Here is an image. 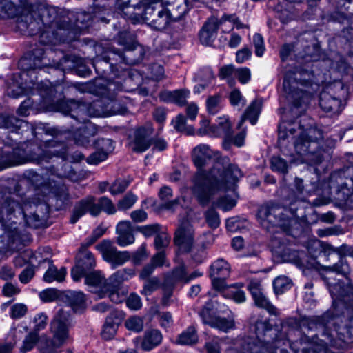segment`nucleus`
I'll return each instance as SVG.
<instances>
[{
	"label": "nucleus",
	"instance_id": "nucleus-1",
	"mask_svg": "<svg viewBox=\"0 0 353 353\" xmlns=\"http://www.w3.org/2000/svg\"><path fill=\"white\" fill-rule=\"evenodd\" d=\"M213 151L205 144H200L193 150V161L199 171L193 179L192 191L202 205L208 204L221 191L229 190L234 194L235 184L242 176L236 165L225 167L220 162H216L208 172L202 170L211 161Z\"/></svg>",
	"mask_w": 353,
	"mask_h": 353
},
{
	"label": "nucleus",
	"instance_id": "nucleus-2",
	"mask_svg": "<svg viewBox=\"0 0 353 353\" xmlns=\"http://www.w3.org/2000/svg\"><path fill=\"white\" fill-rule=\"evenodd\" d=\"M294 140V149L298 156L294 161L295 162L307 163L309 164H319L322 161V154L320 151L314 152L309 151L310 148H316V141L322 139L321 130L310 128L303 130L297 121H283L279 127V141L280 143L290 137Z\"/></svg>",
	"mask_w": 353,
	"mask_h": 353
},
{
	"label": "nucleus",
	"instance_id": "nucleus-3",
	"mask_svg": "<svg viewBox=\"0 0 353 353\" xmlns=\"http://www.w3.org/2000/svg\"><path fill=\"white\" fill-rule=\"evenodd\" d=\"M42 4L37 0H0V17L17 18L21 30L39 31L43 25Z\"/></svg>",
	"mask_w": 353,
	"mask_h": 353
},
{
	"label": "nucleus",
	"instance_id": "nucleus-4",
	"mask_svg": "<svg viewBox=\"0 0 353 353\" xmlns=\"http://www.w3.org/2000/svg\"><path fill=\"white\" fill-rule=\"evenodd\" d=\"M43 49H34L28 59H21V65L28 64L30 68L21 72L19 77H14L13 83H9L7 94L12 98H18L24 95L28 90H40L43 88L42 80L39 82L38 70L43 68Z\"/></svg>",
	"mask_w": 353,
	"mask_h": 353
},
{
	"label": "nucleus",
	"instance_id": "nucleus-5",
	"mask_svg": "<svg viewBox=\"0 0 353 353\" xmlns=\"http://www.w3.org/2000/svg\"><path fill=\"white\" fill-rule=\"evenodd\" d=\"M17 139L7 137L5 148L0 150V170L8 166H16L34 161L39 162L44 157L41 143L34 142L16 143Z\"/></svg>",
	"mask_w": 353,
	"mask_h": 353
},
{
	"label": "nucleus",
	"instance_id": "nucleus-6",
	"mask_svg": "<svg viewBox=\"0 0 353 353\" xmlns=\"http://www.w3.org/2000/svg\"><path fill=\"white\" fill-rule=\"evenodd\" d=\"M309 68L307 65L295 72L292 90L289 81L283 82V89L288 94V99L292 101L297 107L307 104L313 93L319 88V81L315 77L314 71Z\"/></svg>",
	"mask_w": 353,
	"mask_h": 353
},
{
	"label": "nucleus",
	"instance_id": "nucleus-7",
	"mask_svg": "<svg viewBox=\"0 0 353 353\" xmlns=\"http://www.w3.org/2000/svg\"><path fill=\"white\" fill-rule=\"evenodd\" d=\"M27 206L26 203L21 205L10 196L3 197L0 201V220L7 221L8 227L12 226L13 223H17V219L20 217L28 226L37 228L41 223V220L39 216L34 213H30V215L28 216L26 213Z\"/></svg>",
	"mask_w": 353,
	"mask_h": 353
},
{
	"label": "nucleus",
	"instance_id": "nucleus-8",
	"mask_svg": "<svg viewBox=\"0 0 353 353\" xmlns=\"http://www.w3.org/2000/svg\"><path fill=\"white\" fill-rule=\"evenodd\" d=\"M71 317L68 307L59 309L51 323L52 339L46 343V353H57L58 350L70 339L68 330Z\"/></svg>",
	"mask_w": 353,
	"mask_h": 353
},
{
	"label": "nucleus",
	"instance_id": "nucleus-9",
	"mask_svg": "<svg viewBox=\"0 0 353 353\" xmlns=\"http://www.w3.org/2000/svg\"><path fill=\"white\" fill-rule=\"evenodd\" d=\"M101 210L108 214H113L116 212L114 204L108 198L101 197L98 203H96L95 199L93 196H88L76 204L70 222L75 223L86 212H89L94 216H98Z\"/></svg>",
	"mask_w": 353,
	"mask_h": 353
},
{
	"label": "nucleus",
	"instance_id": "nucleus-10",
	"mask_svg": "<svg viewBox=\"0 0 353 353\" xmlns=\"http://www.w3.org/2000/svg\"><path fill=\"white\" fill-rule=\"evenodd\" d=\"M346 90L341 81H335L326 86L321 93L319 104L326 112L332 114L339 113L343 109L341 100L346 94Z\"/></svg>",
	"mask_w": 353,
	"mask_h": 353
},
{
	"label": "nucleus",
	"instance_id": "nucleus-11",
	"mask_svg": "<svg viewBox=\"0 0 353 353\" xmlns=\"http://www.w3.org/2000/svg\"><path fill=\"white\" fill-rule=\"evenodd\" d=\"M97 250L102 254L103 259L110 263L112 268L123 265L131 259L128 251H119L113 243L109 240H103L96 245Z\"/></svg>",
	"mask_w": 353,
	"mask_h": 353
},
{
	"label": "nucleus",
	"instance_id": "nucleus-12",
	"mask_svg": "<svg viewBox=\"0 0 353 353\" xmlns=\"http://www.w3.org/2000/svg\"><path fill=\"white\" fill-rule=\"evenodd\" d=\"M96 265L93 254L89 251H84L78 254L77 264L71 270V276L74 281H79L84 275L93 269Z\"/></svg>",
	"mask_w": 353,
	"mask_h": 353
},
{
	"label": "nucleus",
	"instance_id": "nucleus-13",
	"mask_svg": "<svg viewBox=\"0 0 353 353\" xmlns=\"http://www.w3.org/2000/svg\"><path fill=\"white\" fill-rule=\"evenodd\" d=\"M248 290L257 307L266 310L270 314H277L276 307L270 303L259 280H251L248 285Z\"/></svg>",
	"mask_w": 353,
	"mask_h": 353
},
{
	"label": "nucleus",
	"instance_id": "nucleus-14",
	"mask_svg": "<svg viewBox=\"0 0 353 353\" xmlns=\"http://www.w3.org/2000/svg\"><path fill=\"white\" fill-rule=\"evenodd\" d=\"M83 276L88 290L92 293L96 294L99 298H103V293L108 285V279L105 278L104 275L100 271H94L88 273Z\"/></svg>",
	"mask_w": 353,
	"mask_h": 353
},
{
	"label": "nucleus",
	"instance_id": "nucleus-15",
	"mask_svg": "<svg viewBox=\"0 0 353 353\" xmlns=\"http://www.w3.org/2000/svg\"><path fill=\"white\" fill-rule=\"evenodd\" d=\"M33 331L28 334L23 340L20 348L21 353L30 351L37 344L39 340L38 332L44 328V316L42 313L37 314L34 319Z\"/></svg>",
	"mask_w": 353,
	"mask_h": 353
},
{
	"label": "nucleus",
	"instance_id": "nucleus-16",
	"mask_svg": "<svg viewBox=\"0 0 353 353\" xmlns=\"http://www.w3.org/2000/svg\"><path fill=\"white\" fill-rule=\"evenodd\" d=\"M281 209L275 207L261 206L257 213V219L261 225L269 230L271 226L279 224L278 214Z\"/></svg>",
	"mask_w": 353,
	"mask_h": 353
},
{
	"label": "nucleus",
	"instance_id": "nucleus-17",
	"mask_svg": "<svg viewBox=\"0 0 353 353\" xmlns=\"http://www.w3.org/2000/svg\"><path fill=\"white\" fill-rule=\"evenodd\" d=\"M0 128L8 129L17 134L30 129L28 123L24 120L6 114H0Z\"/></svg>",
	"mask_w": 353,
	"mask_h": 353
},
{
	"label": "nucleus",
	"instance_id": "nucleus-18",
	"mask_svg": "<svg viewBox=\"0 0 353 353\" xmlns=\"http://www.w3.org/2000/svg\"><path fill=\"white\" fill-rule=\"evenodd\" d=\"M193 229L188 223L181 225L175 232V244L184 251H188L193 243Z\"/></svg>",
	"mask_w": 353,
	"mask_h": 353
},
{
	"label": "nucleus",
	"instance_id": "nucleus-19",
	"mask_svg": "<svg viewBox=\"0 0 353 353\" xmlns=\"http://www.w3.org/2000/svg\"><path fill=\"white\" fill-rule=\"evenodd\" d=\"M221 23L216 18H211L205 23L199 34L200 41L203 45L212 44L216 38L217 30Z\"/></svg>",
	"mask_w": 353,
	"mask_h": 353
},
{
	"label": "nucleus",
	"instance_id": "nucleus-20",
	"mask_svg": "<svg viewBox=\"0 0 353 353\" xmlns=\"http://www.w3.org/2000/svg\"><path fill=\"white\" fill-rule=\"evenodd\" d=\"M201 316L204 323L210 325L212 327L218 329L220 331L228 332L233 329L234 323L233 320L222 318H215L210 315L208 308H203L201 312Z\"/></svg>",
	"mask_w": 353,
	"mask_h": 353
},
{
	"label": "nucleus",
	"instance_id": "nucleus-21",
	"mask_svg": "<svg viewBox=\"0 0 353 353\" xmlns=\"http://www.w3.org/2000/svg\"><path fill=\"white\" fill-rule=\"evenodd\" d=\"M117 243L121 247H125L134 242L132 224L129 221H120L117 225Z\"/></svg>",
	"mask_w": 353,
	"mask_h": 353
},
{
	"label": "nucleus",
	"instance_id": "nucleus-22",
	"mask_svg": "<svg viewBox=\"0 0 353 353\" xmlns=\"http://www.w3.org/2000/svg\"><path fill=\"white\" fill-rule=\"evenodd\" d=\"M150 134V129L139 128L135 132L134 139L130 143L132 150L136 152H145L150 145V141L148 139Z\"/></svg>",
	"mask_w": 353,
	"mask_h": 353
},
{
	"label": "nucleus",
	"instance_id": "nucleus-23",
	"mask_svg": "<svg viewBox=\"0 0 353 353\" xmlns=\"http://www.w3.org/2000/svg\"><path fill=\"white\" fill-rule=\"evenodd\" d=\"M163 336L161 332L156 329L146 330L142 339L136 338L134 343L141 340V347L145 351H150L158 346L162 341Z\"/></svg>",
	"mask_w": 353,
	"mask_h": 353
},
{
	"label": "nucleus",
	"instance_id": "nucleus-24",
	"mask_svg": "<svg viewBox=\"0 0 353 353\" xmlns=\"http://www.w3.org/2000/svg\"><path fill=\"white\" fill-rule=\"evenodd\" d=\"M97 129L94 124L88 122L81 126L74 134V139L77 144L87 146L90 143V138L94 137Z\"/></svg>",
	"mask_w": 353,
	"mask_h": 353
},
{
	"label": "nucleus",
	"instance_id": "nucleus-25",
	"mask_svg": "<svg viewBox=\"0 0 353 353\" xmlns=\"http://www.w3.org/2000/svg\"><path fill=\"white\" fill-rule=\"evenodd\" d=\"M262 107V101L260 99H256L252 101L246 109L245 113L242 116L239 124L238 128L241 129L245 121L248 119L252 125L256 124L259 116L261 113Z\"/></svg>",
	"mask_w": 353,
	"mask_h": 353
},
{
	"label": "nucleus",
	"instance_id": "nucleus-26",
	"mask_svg": "<svg viewBox=\"0 0 353 353\" xmlns=\"http://www.w3.org/2000/svg\"><path fill=\"white\" fill-rule=\"evenodd\" d=\"M64 297L65 301L76 312L82 311L85 307V294L81 292H67Z\"/></svg>",
	"mask_w": 353,
	"mask_h": 353
},
{
	"label": "nucleus",
	"instance_id": "nucleus-27",
	"mask_svg": "<svg viewBox=\"0 0 353 353\" xmlns=\"http://www.w3.org/2000/svg\"><path fill=\"white\" fill-rule=\"evenodd\" d=\"M189 95V90H179L173 92H164L161 93L160 97L163 101L174 103L179 105H183L186 103Z\"/></svg>",
	"mask_w": 353,
	"mask_h": 353
},
{
	"label": "nucleus",
	"instance_id": "nucleus-28",
	"mask_svg": "<svg viewBox=\"0 0 353 353\" xmlns=\"http://www.w3.org/2000/svg\"><path fill=\"white\" fill-rule=\"evenodd\" d=\"M47 253L48 251L46 248V263L48 264V269L46 271V282L63 281L66 275L65 269L61 268L60 270H58L55 265L52 264L53 261L47 259Z\"/></svg>",
	"mask_w": 353,
	"mask_h": 353
},
{
	"label": "nucleus",
	"instance_id": "nucleus-29",
	"mask_svg": "<svg viewBox=\"0 0 353 353\" xmlns=\"http://www.w3.org/2000/svg\"><path fill=\"white\" fill-rule=\"evenodd\" d=\"M135 275L132 269H121L113 273L108 279V283L112 288H119L121 284Z\"/></svg>",
	"mask_w": 353,
	"mask_h": 353
},
{
	"label": "nucleus",
	"instance_id": "nucleus-30",
	"mask_svg": "<svg viewBox=\"0 0 353 353\" xmlns=\"http://www.w3.org/2000/svg\"><path fill=\"white\" fill-rule=\"evenodd\" d=\"M230 268L229 264L223 259H218L210 266V277L216 278L228 277L230 275Z\"/></svg>",
	"mask_w": 353,
	"mask_h": 353
},
{
	"label": "nucleus",
	"instance_id": "nucleus-31",
	"mask_svg": "<svg viewBox=\"0 0 353 353\" xmlns=\"http://www.w3.org/2000/svg\"><path fill=\"white\" fill-rule=\"evenodd\" d=\"M127 295V291L125 289L119 288H112L108 285L103 293V298L108 296L109 299L114 303H119L123 302Z\"/></svg>",
	"mask_w": 353,
	"mask_h": 353
},
{
	"label": "nucleus",
	"instance_id": "nucleus-32",
	"mask_svg": "<svg viewBox=\"0 0 353 353\" xmlns=\"http://www.w3.org/2000/svg\"><path fill=\"white\" fill-rule=\"evenodd\" d=\"M215 126V130L219 132V136H224L223 147L226 148L227 139L230 138L231 130V123L228 116L219 117L217 119V123Z\"/></svg>",
	"mask_w": 353,
	"mask_h": 353
},
{
	"label": "nucleus",
	"instance_id": "nucleus-33",
	"mask_svg": "<svg viewBox=\"0 0 353 353\" xmlns=\"http://www.w3.org/2000/svg\"><path fill=\"white\" fill-rule=\"evenodd\" d=\"M172 20H173V19L167 8H163L158 12L157 18L152 19L150 25L153 28L161 30L164 29Z\"/></svg>",
	"mask_w": 353,
	"mask_h": 353
},
{
	"label": "nucleus",
	"instance_id": "nucleus-34",
	"mask_svg": "<svg viewBox=\"0 0 353 353\" xmlns=\"http://www.w3.org/2000/svg\"><path fill=\"white\" fill-rule=\"evenodd\" d=\"M198 337L194 327H189L179 335L176 343L179 345H192L197 342Z\"/></svg>",
	"mask_w": 353,
	"mask_h": 353
},
{
	"label": "nucleus",
	"instance_id": "nucleus-35",
	"mask_svg": "<svg viewBox=\"0 0 353 353\" xmlns=\"http://www.w3.org/2000/svg\"><path fill=\"white\" fill-rule=\"evenodd\" d=\"M173 127L179 132L191 135L194 134V130L192 126L186 125V119L182 114H179L172 122Z\"/></svg>",
	"mask_w": 353,
	"mask_h": 353
},
{
	"label": "nucleus",
	"instance_id": "nucleus-36",
	"mask_svg": "<svg viewBox=\"0 0 353 353\" xmlns=\"http://www.w3.org/2000/svg\"><path fill=\"white\" fill-rule=\"evenodd\" d=\"M223 295L226 298L232 299L236 303H242L246 300L245 292L235 287H230L226 289L223 292Z\"/></svg>",
	"mask_w": 353,
	"mask_h": 353
},
{
	"label": "nucleus",
	"instance_id": "nucleus-37",
	"mask_svg": "<svg viewBox=\"0 0 353 353\" xmlns=\"http://www.w3.org/2000/svg\"><path fill=\"white\" fill-rule=\"evenodd\" d=\"M196 133L199 136L219 137V132L215 130V126L210 125V121L205 118L200 121V128Z\"/></svg>",
	"mask_w": 353,
	"mask_h": 353
},
{
	"label": "nucleus",
	"instance_id": "nucleus-38",
	"mask_svg": "<svg viewBox=\"0 0 353 353\" xmlns=\"http://www.w3.org/2000/svg\"><path fill=\"white\" fill-rule=\"evenodd\" d=\"M229 101L232 106L240 110L245 105L246 100L238 89L232 90L229 94Z\"/></svg>",
	"mask_w": 353,
	"mask_h": 353
},
{
	"label": "nucleus",
	"instance_id": "nucleus-39",
	"mask_svg": "<svg viewBox=\"0 0 353 353\" xmlns=\"http://www.w3.org/2000/svg\"><path fill=\"white\" fill-rule=\"evenodd\" d=\"M290 280L284 276L276 278L273 282L274 290L276 294H282L291 288Z\"/></svg>",
	"mask_w": 353,
	"mask_h": 353
},
{
	"label": "nucleus",
	"instance_id": "nucleus-40",
	"mask_svg": "<svg viewBox=\"0 0 353 353\" xmlns=\"http://www.w3.org/2000/svg\"><path fill=\"white\" fill-rule=\"evenodd\" d=\"M76 109L78 110V113L83 112L84 111V105L74 101H62L59 107V110L65 114L70 112H74Z\"/></svg>",
	"mask_w": 353,
	"mask_h": 353
},
{
	"label": "nucleus",
	"instance_id": "nucleus-41",
	"mask_svg": "<svg viewBox=\"0 0 353 353\" xmlns=\"http://www.w3.org/2000/svg\"><path fill=\"white\" fill-rule=\"evenodd\" d=\"M167 282H171L172 284H174L178 282L187 283L190 282V279H188V272L184 266H180L176 268L172 272V278L170 281L167 280Z\"/></svg>",
	"mask_w": 353,
	"mask_h": 353
},
{
	"label": "nucleus",
	"instance_id": "nucleus-42",
	"mask_svg": "<svg viewBox=\"0 0 353 353\" xmlns=\"http://www.w3.org/2000/svg\"><path fill=\"white\" fill-rule=\"evenodd\" d=\"M184 0H177L176 6L172 8H167L173 20L179 19L187 10V5L184 3Z\"/></svg>",
	"mask_w": 353,
	"mask_h": 353
},
{
	"label": "nucleus",
	"instance_id": "nucleus-43",
	"mask_svg": "<svg viewBox=\"0 0 353 353\" xmlns=\"http://www.w3.org/2000/svg\"><path fill=\"white\" fill-rule=\"evenodd\" d=\"M125 325L128 330L139 332L143 328V319L137 316H132L126 320Z\"/></svg>",
	"mask_w": 353,
	"mask_h": 353
},
{
	"label": "nucleus",
	"instance_id": "nucleus-44",
	"mask_svg": "<svg viewBox=\"0 0 353 353\" xmlns=\"http://www.w3.org/2000/svg\"><path fill=\"white\" fill-rule=\"evenodd\" d=\"M221 100L219 95L211 96L206 100V108L209 114H215L221 110Z\"/></svg>",
	"mask_w": 353,
	"mask_h": 353
},
{
	"label": "nucleus",
	"instance_id": "nucleus-45",
	"mask_svg": "<svg viewBox=\"0 0 353 353\" xmlns=\"http://www.w3.org/2000/svg\"><path fill=\"white\" fill-rule=\"evenodd\" d=\"M117 328L118 321L115 323H111L110 320H105L101 332L102 337L106 340L112 339L115 335Z\"/></svg>",
	"mask_w": 353,
	"mask_h": 353
},
{
	"label": "nucleus",
	"instance_id": "nucleus-46",
	"mask_svg": "<svg viewBox=\"0 0 353 353\" xmlns=\"http://www.w3.org/2000/svg\"><path fill=\"white\" fill-rule=\"evenodd\" d=\"M170 238L163 229L157 234L154 239V246L157 250L164 251V249L169 245Z\"/></svg>",
	"mask_w": 353,
	"mask_h": 353
},
{
	"label": "nucleus",
	"instance_id": "nucleus-47",
	"mask_svg": "<svg viewBox=\"0 0 353 353\" xmlns=\"http://www.w3.org/2000/svg\"><path fill=\"white\" fill-rule=\"evenodd\" d=\"M236 200L232 196H221L214 205L223 211L230 210L236 205Z\"/></svg>",
	"mask_w": 353,
	"mask_h": 353
},
{
	"label": "nucleus",
	"instance_id": "nucleus-48",
	"mask_svg": "<svg viewBox=\"0 0 353 353\" xmlns=\"http://www.w3.org/2000/svg\"><path fill=\"white\" fill-rule=\"evenodd\" d=\"M162 230V226L157 223L146 225L138 228V230L145 237H150L153 235L157 236Z\"/></svg>",
	"mask_w": 353,
	"mask_h": 353
},
{
	"label": "nucleus",
	"instance_id": "nucleus-49",
	"mask_svg": "<svg viewBox=\"0 0 353 353\" xmlns=\"http://www.w3.org/2000/svg\"><path fill=\"white\" fill-rule=\"evenodd\" d=\"M137 201V196L132 193H128L123 199L118 203L119 210H126L132 208Z\"/></svg>",
	"mask_w": 353,
	"mask_h": 353
},
{
	"label": "nucleus",
	"instance_id": "nucleus-50",
	"mask_svg": "<svg viewBox=\"0 0 353 353\" xmlns=\"http://www.w3.org/2000/svg\"><path fill=\"white\" fill-rule=\"evenodd\" d=\"M206 79L203 81L201 80V83L194 86V92L195 93H201L205 88L212 83L214 79V75L210 69H206L205 70Z\"/></svg>",
	"mask_w": 353,
	"mask_h": 353
},
{
	"label": "nucleus",
	"instance_id": "nucleus-51",
	"mask_svg": "<svg viewBox=\"0 0 353 353\" xmlns=\"http://www.w3.org/2000/svg\"><path fill=\"white\" fill-rule=\"evenodd\" d=\"M205 219L208 225L212 228H216L220 225L219 216L213 209H210L206 212Z\"/></svg>",
	"mask_w": 353,
	"mask_h": 353
},
{
	"label": "nucleus",
	"instance_id": "nucleus-52",
	"mask_svg": "<svg viewBox=\"0 0 353 353\" xmlns=\"http://www.w3.org/2000/svg\"><path fill=\"white\" fill-rule=\"evenodd\" d=\"M95 144L97 150L105 152L107 155L114 150L113 143L112 140L109 139L98 140Z\"/></svg>",
	"mask_w": 353,
	"mask_h": 353
},
{
	"label": "nucleus",
	"instance_id": "nucleus-53",
	"mask_svg": "<svg viewBox=\"0 0 353 353\" xmlns=\"http://www.w3.org/2000/svg\"><path fill=\"white\" fill-rule=\"evenodd\" d=\"M27 306L23 303H16L10 307V315L12 319H20L27 312Z\"/></svg>",
	"mask_w": 353,
	"mask_h": 353
},
{
	"label": "nucleus",
	"instance_id": "nucleus-54",
	"mask_svg": "<svg viewBox=\"0 0 353 353\" xmlns=\"http://www.w3.org/2000/svg\"><path fill=\"white\" fill-rule=\"evenodd\" d=\"M272 169L281 173H285L288 170V165L285 161L281 157H274L271 159Z\"/></svg>",
	"mask_w": 353,
	"mask_h": 353
},
{
	"label": "nucleus",
	"instance_id": "nucleus-55",
	"mask_svg": "<svg viewBox=\"0 0 353 353\" xmlns=\"http://www.w3.org/2000/svg\"><path fill=\"white\" fill-rule=\"evenodd\" d=\"M235 76L241 84H246L251 79V72L246 67L240 68L235 70Z\"/></svg>",
	"mask_w": 353,
	"mask_h": 353
},
{
	"label": "nucleus",
	"instance_id": "nucleus-56",
	"mask_svg": "<svg viewBox=\"0 0 353 353\" xmlns=\"http://www.w3.org/2000/svg\"><path fill=\"white\" fill-rule=\"evenodd\" d=\"M253 44L255 48V54L257 57H262L265 52L264 41L262 36L255 34L253 37Z\"/></svg>",
	"mask_w": 353,
	"mask_h": 353
},
{
	"label": "nucleus",
	"instance_id": "nucleus-57",
	"mask_svg": "<svg viewBox=\"0 0 353 353\" xmlns=\"http://www.w3.org/2000/svg\"><path fill=\"white\" fill-rule=\"evenodd\" d=\"M101 105L99 102L93 103L88 109V114L92 117H108L111 115L110 112L99 109Z\"/></svg>",
	"mask_w": 353,
	"mask_h": 353
},
{
	"label": "nucleus",
	"instance_id": "nucleus-58",
	"mask_svg": "<svg viewBox=\"0 0 353 353\" xmlns=\"http://www.w3.org/2000/svg\"><path fill=\"white\" fill-rule=\"evenodd\" d=\"M51 193L61 202L66 200L68 196L66 188L63 185L60 186L56 183L52 187Z\"/></svg>",
	"mask_w": 353,
	"mask_h": 353
},
{
	"label": "nucleus",
	"instance_id": "nucleus-59",
	"mask_svg": "<svg viewBox=\"0 0 353 353\" xmlns=\"http://www.w3.org/2000/svg\"><path fill=\"white\" fill-rule=\"evenodd\" d=\"M245 137V130L244 129H243L242 131L234 138L231 137V133L230 132V138L229 139H227L226 148H224L228 150L230 148V143H233L237 147L242 146L244 143Z\"/></svg>",
	"mask_w": 353,
	"mask_h": 353
},
{
	"label": "nucleus",
	"instance_id": "nucleus-60",
	"mask_svg": "<svg viewBox=\"0 0 353 353\" xmlns=\"http://www.w3.org/2000/svg\"><path fill=\"white\" fill-rule=\"evenodd\" d=\"M158 287V279L157 278H152L145 283L141 293L145 296L150 295L153 291L156 290Z\"/></svg>",
	"mask_w": 353,
	"mask_h": 353
},
{
	"label": "nucleus",
	"instance_id": "nucleus-61",
	"mask_svg": "<svg viewBox=\"0 0 353 353\" xmlns=\"http://www.w3.org/2000/svg\"><path fill=\"white\" fill-rule=\"evenodd\" d=\"M128 186V182L125 180H117L112 184L110 191L112 194L115 195L123 192Z\"/></svg>",
	"mask_w": 353,
	"mask_h": 353
},
{
	"label": "nucleus",
	"instance_id": "nucleus-62",
	"mask_svg": "<svg viewBox=\"0 0 353 353\" xmlns=\"http://www.w3.org/2000/svg\"><path fill=\"white\" fill-rule=\"evenodd\" d=\"M126 305L133 310H137L141 307V298L136 294H132L126 300Z\"/></svg>",
	"mask_w": 353,
	"mask_h": 353
},
{
	"label": "nucleus",
	"instance_id": "nucleus-63",
	"mask_svg": "<svg viewBox=\"0 0 353 353\" xmlns=\"http://www.w3.org/2000/svg\"><path fill=\"white\" fill-rule=\"evenodd\" d=\"M108 155L105 152L97 150L88 157L87 162L89 164L97 165L99 163L105 161Z\"/></svg>",
	"mask_w": 353,
	"mask_h": 353
},
{
	"label": "nucleus",
	"instance_id": "nucleus-64",
	"mask_svg": "<svg viewBox=\"0 0 353 353\" xmlns=\"http://www.w3.org/2000/svg\"><path fill=\"white\" fill-rule=\"evenodd\" d=\"M106 228L102 225H99L92 232V234L89 237L85 243L88 246L93 244L99 238H100L105 233Z\"/></svg>",
	"mask_w": 353,
	"mask_h": 353
}]
</instances>
